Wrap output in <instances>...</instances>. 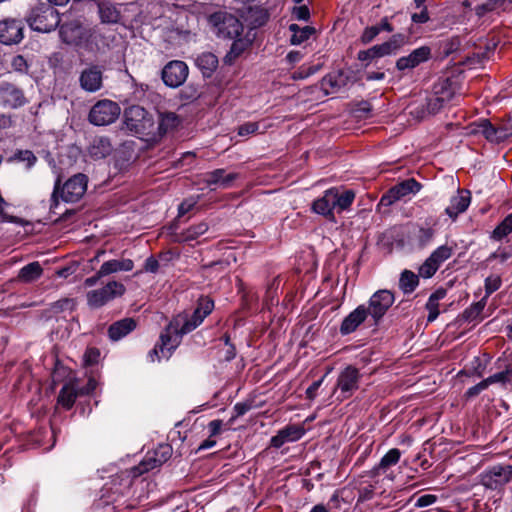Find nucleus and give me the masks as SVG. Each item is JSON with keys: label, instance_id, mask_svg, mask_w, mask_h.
I'll return each instance as SVG.
<instances>
[{"label": "nucleus", "instance_id": "nucleus-1", "mask_svg": "<svg viewBox=\"0 0 512 512\" xmlns=\"http://www.w3.org/2000/svg\"><path fill=\"white\" fill-rule=\"evenodd\" d=\"M58 11L49 3L38 2L25 16V22L36 32L49 33L60 24Z\"/></svg>", "mask_w": 512, "mask_h": 512}, {"label": "nucleus", "instance_id": "nucleus-2", "mask_svg": "<svg viewBox=\"0 0 512 512\" xmlns=\"http://www.w3.org/2000/svg\"><path fill=\"white\" fill-rule=\"evenodd\" d=\"M207 22L222 39H233L242 35L244 25L233 13L220 9L208 15Z\"/></svg>", "mask_w": 512, "mask_h": 512}, {"label": "nucleus", "instance_id": "nucleus-3", "mask_svg": "<svg viewBox=\"0 0 512 512\" xmlns=\"http://www.w3.org/2000/svg\"><path fill=\"white\" fill-rule=\"evenodd\" d=\"M124 122L127 128L140 135H150L154 129V119L145 108L132 105L124 111Z\"/></svg>", "mask_w": 512, "mask_h": 512}, {"label": "nucleus", "instance_id": "nucleus-4", "mask_svg": "<svg viewBox=\"0 0 512 512\" xmlns=\"http://www.w3.org/2000/svg\"><path fill=\"white\" fill-rule=\"evenodd\" d=\"M174 327V324H167L161 331L155 346L147 354V359L150 362H159L161 358L170 359L181 344L179 336H176L172 332V328Z\"/></svg>", "mask_w": 512, "mask_h": 512}, {"label": "nucleus", "instance_id": "nucleus-5", "mask_svg": "<svg viewBox=\"0 0 512 512\" xmlns=\"http://www.w3.org/2000/svg\"><path fill=\"white\" fill-rule=\"evenodd\" d=\"M120 113L121 108L118 103L109 99H101L91 107L88 121L94 126H106L114 123Z\"/></svg>", "mask_w": 512, "mask_h": 512}, {"label": "nucleus", "instance_id": "nucleus-6", "mask_svg": "<svg viewBox=\"0 0 512 512\" xmlns=\"http://www.w3.org/2000/svg\"><path fill=\"white\" fill-rule=\"evenodd\" d=\"M395 301V295L387 289H380L374 292L366 306V312L373 321V326H379L387 311Z\"/></svg>", "mask_w": 512, "mask_h": 512}, {"label": "nucleus", "instance_id": "nucleus-7", "mask_svg": "<svg viewBox=\"0 0 512 512\" xmlns=\"http://www.w3.org/2000/svg\"><path fill=\"white\" fill-rule=\"evenodd\" d=\"M29 103L22 87L14 82L0 80V107L4 110H17Z\"/></svg>", "mask_w": 512, "mask_h": 512}, {"label": "nucleus", "instance_id": "nucleus-8", "mask_svg": "<svg viewBox=\"0 0 512 512\" xmlns=\"http://www.w3.org/2000/svg\"><path fill=\"white\" fill-rule=\"evenodd\" d=\"M479 478L485 488L500 490L512 480V465L498 464L488 467L479 475Z\"/></svg>", "mask_w": 512, "mask_h": 512}, {"label": "nucleus", "instance_id": "nucleus-9", "mask_svg": "<svg viewBox=\"0 0 512 512\" xmlns=\"http://www.w3.org/2000/svg\"><path fill=\"white\" fill-rule=\"evenodd\" d=\"M125 286L117 281H111L104 287L91 290L87 293V304L92 309H97L116 297L125 293Z\"/></svg>", "mask_w": 512, "mask_h": 512}, {"label": "nucleus", "instance_id": "nucleus-10", "mask_svg": "<svg viewBox=\"0 0 512 512\" xmlns=\"http://www.w3.org/2000/svg\"><path fill=\"white\" fill-rule=\"evenodd\" d=\"M361 373L353 365L346 366L338 375L335 389L340 390L339 401L350 398L359 389ZM336 390H334L335 392Z\"/></svg>", "mask_w": 512, "mask_h": 512}, {"label": "nucleus", "instance_id": "nucleus-11", "mask_svg": "<svg viewBox=\"0 0 512 512\" xmlns=\"http://www.w3.org/2000/svg\"><path fill=\"white\" fill-rule=\"evenodd\" d=\"M25 22L22 19L6 18L0 21V43L19 44L24 39Z\"/></svg>", "mask_w": 512, "mask_h": 512}, {"label": "nucleus", "instance_id": "nucleus-12", "mask_svg": "<svg viewBox=\"0 0 512 512\" xmlns=\"http://www.w3.org/2000/svg\"><path fill=\"white\" fill-rule=\"evenodd\" d=\"M189 69L185 62L173 60L162 69L161 76L164 84L171 88L181 86L188 77Z\"/></svg>", "mask_w": 512, "mask_h": 512}, {"label": "nucleus", "instance_id": "nucleus-13", "mask_svg": "<svg viewBox=\"0 0 512 512\" xmlns=\"http://www.w3.org/2000/svg\"><path fill=\"white\" fill-rule=\"evenodd\" d=\"M88 177L78 173L70 177L61 188V198L68 203H75L82 198L87 190Z\"/></svg>", "mask_w": 512, "mask_h": 512}, {"label": "nucleus", "instance_id": "nucleus-14", "mask_svg": "<svg viewBox=\"0 0 512 512\" xmlns=\"http://www.w3.org/2000/svg\"><path fill=\"white\" fill-rule=\"evenodd\" d=\"M205 318L206 316L202 315L200 310L195 308L190 317L185 314H178L177 316L173 317L168 324L175 325V327L172 328V332L176 336H179L180 341L182 342L183 336L199 327Z\"/></svg>", "mask_w": 512, "mask_h": 512}, {"label": "nucleus", "instance_id": "nucleus-15", "mask_svg": "<svg viewBox=\"0 0 512 512\" xmlns=\"http://www.w3.org/2000/svg\"><path fill=\"white\" fill-rule=\"evenodd\" d=\"M432 58V49L427 45L420 46L412 50L407 56H402L396 60L395 67L400 72L412 70L419 65L428 62Z\"/></svg>", "mask_w": 512, "mask_h": 512}, {"label": "nucleus", "instance_id": "nucleus-16", "mask_svg": "<svg viewBox=\"0 0 512 512\" xmlns=\"http://www.w3.org/2000/svg\"><path fill=\"white\" fill-rule=\"evenodd\" d=\"M103 67L90 64L84 68L79 76L80 87L89 93L99 91L103 87Z\"/></svg>", "mask_w": 512, "mask_h": 512}, {"label": "nucleus", "instance_id": "nucleus-17", "mask_svg": "<svg viewBox=\"0 0 512 512\" xmlns=\"http://www.w3.org/2000/svg\"><path fill=\"white\" fill-rule=\"evenodd\" d=\"M172 451L173 449L170 444H159L152 454L150 452L146 454L144 460L138 466L139 472H148L149 470L161 466L170 459Z\"/></svg>", "mask_w": 512, "mask_h": 512}, {"label": "nucleus", "instance_id": "nucleus-18", "mask_svg": "<svg viewBox=\"0 0 512 512\" xmlns=\"http://www.w3.org/2000/svg\"><path fill=\"white\" fill-rule=\"evenodd\" d=\"M59 35L69 45H80L86 38V31L79 21L73 20L59 24Z\"/></svg>", "mask_w": 512, "mask_h": 512}, {"label": "nucleus", "instance_id": "nucleus-19", "mask_svg": "<svg viewBox=\"0 0 512 512\" xmlns=\"http://www.w3.org/2000/svg\"><path fill=\"white\" fill-rule=\"evenodd\" d=\"M366 305L361 304L351 311L344 319L339 327V333L342 336L354 333L368 318Z\"/></svg>", "mask_w": 512, "mask_h": 512}, {"label": "nucleus", "instance_id": "nucleus-20", "mask_svg": "<svg viewBox=\"0 0 512 512\" xmlns=\"http://www.w3.org/2000/svg\"><path fill=\"white\" fill-rule=\"evenodd\" d=\"M334 209V200L330 188L324 191L323 195L315 199L311 204L312 212L323 216L329 221H335Z\"/></svg>", "mask_w": 512, "mask_h": 512}, {"label": "nucleus", "instance_id": "nucleus-21", "mask_svg": "<svg viewBox=\"0 0 512 512\" xmlns=\"http://www.w3.org/2000/svg\"><path fill=\"white\" fill-rule=\"evenodd\" d=\"M78 397H81L78 393L77 382L73 379L66 381L59 391L57 396V405L62 407L64 410L69 411L74 406Z\"/></svg>", "mask_w": 512, "mask_h": 512}, {"label": "nucleus", "instance_id": "nucleus-22", "mask_svg": "<svg viewBox=\"0 0 512 512\" xmlns=\"http://www.w3.org/2000/svg\"><path fill=\"white\" fill-rule=\"evenodd\" d=\"M471 133H480L484 136V138L489 142L501 143L503 141V137L500 133V127L495 126L491 123L489 119H481L478 122H474L472 124Z\"/></svg>", "mask_w": 512, "mask_h": 512}, {"label": "nucleus", "instance_id": "nucleus-23", "mask_svg": "<svg viewBox=\"0 0 512 512\" xmlns=\"http://www.w3.org/2000/svg\"><path fill=\"white\" fill-rule=\"evenodd\" d=\"M137 327V321L134 318L127 317L115 321L108 327V337L112 341H119L124 338Z\"/></svg>", "mask_w": 512, "mask_h": 512}, {"label": "nucleus", "instance_id": "nucleus-24", "mask_svg": "<svg viewBox=\"0 0 512 512\" xmlns=\"http://www.w3.org/2000/svg\"><path fill=\"white\" fill-rule=\"evenodd\" d=\"M239 178L238 173L226 174L225 169L218 168L213 171L207 172L204 177V182L208 186L220 185L223 188L231 187L233 181Z\"/></svg>", "mask_w": 512, "mask_h": 512}, {"label": "nucleus", "instance_id": "nucleus-25", "mask_svg": "<svg viewBox=\"0 0 512 512\" xmlns=\"http://www.w3.org/2000/svg\"><path fill=\"white\" fill-rule=\"evenodd\" d=\"M112 144L106 136H95L89 144L88 153L93 159H103L112 152Z\"/></svg>", "mask_w": 512, "mask_h": 512}, {"label": "nucleus", "instance_id": "nucleus-26", "mask_svg": "<svg viewBox=\"0 0 512 512\" xmlns=\"http://www.w3.org/2000/svg\"><path fill=\"white\" fill-rule=\"evenodd\" d=\"M486 297H483L481 300L472 303L469 307H467L462 313H460L457 318L456 322L463 323V322H477L483 320L482 313L486 306Z\"/></svg>", "mask_w": 512, "mask_h": 512}, {"label": "nucleus", "instance_id": "nucleus-27", "mask_svg": "<svg viewBox=\"0 0 512 512\" xmlns=\"http://www.w3.org/2000/svg\"><path fill=\"white\" fill-rule=\"evenodd\" d=\"M218 58L211 52H203L195 59V65L204 78H210L218 68Z\"/></svg>", "mask_w": 512, "mask_h": 512}, {"label": "nucleus", "instance_id": "nucleus-28", "mask_svg": "<svg viewBox=\"0 0 512 512\" xmlns=\"http://www.w3.org/2000/svg\"><path fill=\"white\" fill-rule=\"evenodd\" d=\"M471 201L470 192L468 190L461 191V194L451 198L450 205L445 209L449 217L456 218L460 213L467 210Z\"/></svg>", "mask_w": 512, "mask_h": 512}, {"label": "nucleus", "instance_id": "nucleus-29", "mask_svg": "<svg viewBox=\"0 0 512 512\" xmlns=\"http://www.w3.org/2000/svg\"><path fill=\"white\" fill-rule=\"evenodd\" d=\"M447 295V289L444 287L437 288L428 298L425 304V309L428 311L427 321L434 322L439 314V301L444 299Z\"/></svg>", "mask_w": 512, "mask_h": 512}, {"label": "nucleus", "instance_id": "nucleus-30", "mask_svg": "<svg viewBox=\"0 0 512 512\" xmlns=\"http://www.w3.org/2000/svg\"><path fill=\"white\" fill-rule=\"evenodd\" d=\"M432 91L442 101L449 103L456 93L455 82L451 78L439 79L434 83Z\"/></svg>", "mask_w": 512, "mask_h": 512}, {"label": "nucleus", "instance_id": "nucleus-31", "mask_svg": "<svg viewBox=\"0 0 512 512\" xmlns=\"http://www.w3.org/2000/svg\"><path fill=\"white\" fill-rule=\"evenodd\" d=\"M400 457L401 451L398 448L390 449L386 454H384L378 465L372 469V476L385 474L390 467L396 465L399 462Z\"/></svg>", "mask_w": 512, "mask_h": 512}, {"label": "nucleus", "instance_id": "nucleus-32", "mask_svg": "<svg viewBox=\"0 0 512 512\" xmlns=\"http://www.w3.org/2000/svg\"><path fill=\"white\" fill-rule=\"evenodd\" d=\"M181 123L180 117L175 112H163L158 115V134L163 136L175 130Z\"/></svg>", "mask_w": 512, "mask_h": 512}, {"label": "nucleus", "instance_id": "nucleus-33", "mask_svg": "<svg viewBox=\"0 0 512 512\" xmlns=\"http://www.w3.org/2000/svg\"><path fill=\"white\" fill-rule=\"evenodd\" d=\"M391 188L394 190L399 200H401L410 194L418 193L422 188V184L415 178H408L395 184Z\"/></svg>", "mask_w": 512, "mask_h": 512}, {"label": "nucleus", "instance_id": "nucleus-34", "mask_svg": "<svg viewBox=\"0 0 512 512\" xmlns=\"http://www.w3.org/2000/svg\"><path fill=\"white\" fill-rule=\"evenodd\" d=\"M134 267V262L131 259H113L104 262L100 267V274L110 275L119 271H131Z\"/></svg>", "mask_w": 512, "mask_h": 512}, {"label": "nucleus", "instance_id": "nucleus-35", "mask_svg": "<svg viewBox=\"0 0 512 512\" xmlns=\"http://www.w3.org/2000/svg\"><path fill=\"white\" fill-rule=\"evenodd\" d=\"M230 50L224 57L225 64L231 65L251 45V41L241 36L233 38Z\"/></svg>", "mask_w": 512, "mask_h": 512}, {"label": "nucleus", "instance_id": "nucleus-36", "mask_svg": "<svg viewBox=\"0 0 512 512\" xmlns=\"http://www.w3.org/2000/svg\"><path fill=\"white\" fill-rule=\"evenodd\" d=\"M208 228V224L204 221L191 225L189 228L178 234L174 241L189 242L192 240H196L198 237L205 234L208 231Z\"/></svg>", "mask_w": 512, "mask_h": 512}, {"label": "nucleus", "instance_id": "nucleus-37", "mask_svg": "<svg viewBox=\"0 0 512 512\" xmlns=\"http://www.w3.org/2000/svg\"><path fill=\"white\" fill-rule=\"evenodd\" d=\"M289 30L292 32L290 38L292 45H300L316 33V29L312 26L300 27L295 23L289 25Z\"/></svg>", "mask_w": 512, "mask_h": 512}, {"label": "nucleus", "instance_id": "nucleus-38", "mask_svg": "<svg viewBox=\"0 0 512 512\" xmlns=\"http://www.w3.org/2000/svg\"><path fill=\"white\" fill-rule=\"evenodd\" d=\"M332 190V196L334 200L335 208L339 211L347 210L354 202L355 192L352 189H347L342 193L337 188H330Z\"/></svg>", "mask_w": 512, "mask_h": 512}, {"label": "nucleus", "instance_id": "nucleus-39", "mask_svg": "<svg viewBox=\"0 0 512 512\" xmlns=\"http://www.w3.org/2000/svg\"><path fill=\"white\" fill-rule=\"evenodd\" d=\"M399 289L404 294H411L419 285V275L411 270L405 269L401 272L399 278Z\"/></svg>", "mask_w": 512, "mask_h": 512}, {"label": "nucleus", "instance_id": "nucleus-40", "mask_svg": "<svg viewBox=\"0 0 512 512\" xmlns=\"http://www.w3.org/2000/svg\"><path fill=\"white\" fill-rule=\"evenodd\" d=\"M269 18L270 14L265 8L255 6L250 7L248 10L247 20L253 29L263 27L268 22Z\"/></svg>", "mask_w": 512, "mask_h": 512}, {"label": "nucleus", "instance_id": "nucleus-41", "mask_svg": "<svg viewBox=\"0 0 512 512\" xmlns=\"http://www.w3.org/2000/svg\"><path fill=\"white\" fill-rule=\"evenodd\" d=\"M388 55H391V53L383 42L382 44L374 45L367 50H360L357 54V59L362 62H370L374 59Z\"/></svg>", "mask_w": 512, "mask_h": 512}, {"label": "nucleus", "instance_id": "nucleus-42", "mask_svg": "<svg viewBox=\"0 0 512 512\" xmlns=\"http://www.w3.org/2000/svg\"><path fill=\"white\" fill-rule=\"evenodd\" d=\"M487 364L482 362L479 356H475L472 361L466 365L458 375H465L467 377H483Z\"/></svg>", "mask_w": 512, "mask_h": 512}, {"label": "nucleus", "instance_id": "nucleus-43", "mask_svg": "<svg viewBox=\"0 0 512 512\" xmlns=\"http://www.w3.org/2000/svg\"><path fill=\"white\" fill-rule=\"evenodd\" d=\"M43 273V269L39 262H31L19 271L18 278L23 282H32L40 278Z\"/></svg>", "mask_w": 512, "mask_h": 512}, {"label": "nucleus", "instance_id": "nucleus-44", "mask_svg": "<svg viewBox=\"0 0 512 512\" xmlns=\"http://www.w3.org/2000/svg\"><path fill=\"white\" fill-rule=\"evenodd\" d=\"M512 232V213L508 214L492 231L491 239L501 241Z\"/></svg>", "mask_w": 512, "mask_h": 512}, {"label": "nucleus", "instance_id": "nucleus-45", "mask_svg": "<svg viewBox=\"0 0 512 512\" xmlns=\"http://www.w3.org/2000/svg\"><path fill=\"white\" fill-rule=\"evenodd\" d=\"M99 14L103 23H117L121 16L115 6L105 3L99 5Z\"/></svg>", "mask_w": 512, "mask_h": 512}, {"label": "nucleus", "instance_id": "nucleus-46", "mask_svg": "<svg viewBox=\"0 0 512 512\" xmlns=\"http://www.w3.org/2000/svg\"><path fill=\"white\" fill-rule=\"evenodd\" d=\"M453 254V248L447 245L437 247L429 256L431 262H434L439 267L443 262L449 259Z\"/></svg>", "mask_w": 512, "mask_h": 512}, {"label": "nucleus", "instance_id": "nucleus-47", "mask_svg": "<svg viewBox=\"0 0 512 512\" xmlns=\"http://www.w3.org/2000/svg\"><path fill=\"white\" fill-rule=\"evenodd\" d=\"M409 40V36L403 33L393 34L388 41L384 42L391 55L396 54L397 51L404 46Z\"/></svg>", "mask_w": 512, "mask_h": 512}, {"label": "nucleus", "instance_id": "nucleus-48", "mask_svg": "<svg viewBox=\"0 0 512 512\" xmlns=\"http://www.w3.org/2000/svg\"><path fill=\"white\" fill-rule=\"evenodd\" d=\"M72 371L64 366L59 360H56L54 369L52 371V381L54 384H58L64 382L67 378L70 377Z\"/></svg>", "mask_w": 512, "mask_h": 512}, {"label": "nucleus", "instance_id": "nucleus-49", "mask_svg": "<svg viewBox=\"0 0 512 512\" xmlns=\"http://www.w3.org/2000/svg\"><path fill=\"white\" fill-rule=\"evenodd\" d=\"M288 442H294L302 438L305 433L303 427L295 424H289L284 428L280 429Z\"/></svg>", "mask_w": 512, "mask_h": 512}, {"label": "nucleus", "instance_id": "nucleus-50", "mask_svg": "<svg viewBox=\"0 0 512 512\" xmlns=\"http://www.w3.org/2000/svg\"><path fill=\"white\" fill-rule=\"evenodd\" d=\"M320 69L321 65L319 64L311 66L302 65L298 68V70L292 73L291 78L295 81L303 80L317 73Z\"/></svg>", "mask_w": 512, "mask_h": 512}, {"label": "nucleus", "instance_id": "nucleus-51", "mask_svg": "<svg viewBox=\"0 0 512 512\" xmlns=\"http://www.w3.org/2000/svg\"><path fill=\"white\" fill-rule=\"evenodd\" d=\"M435 230L431 227H419L416 240L419 247L427 246L433 239Z\"/></svg>", "mask_w": 512, "mask_h": 512}, {"label": "nucleus", "instance_id": "nucleus-52", "mask_svg": "<svg viewBox=\"0 0 512 512\" xmlns=\"http://www.w3.org/2000/svg\"><path fill=\"white\" fill-rule=\"evenodd\" d=\"M13 159L19 162H25L27 169H31L38 160L31 150H17L14 153Z\"/></svg>", "mask_w": 512, "mask_h": 512}, {"label": "nucleus", "instance_id": "nucleus-53", "mask_svg": "<svg viewBox=\"0 0 512 512\" xmlns=\"http://www.w3.org/2000/svg\"><path fill=\"white\" fill-rule=\"evenodd\" d=\"M201 95L199 86L188 84L180 90V99L182 101L192 102L197 100Z\"/></svg>", "mask_w": 512, "mask_h": 512}, {"label": "nucleus", "instance_id": "nucleus-54", "mask_svg": "<svg viewBox=\"0 0 512 512\" xmlns=\"http://www.w3.org/2000/svg\"><path fill=\"white\" fill-rule=\"evenodd\" d=\"M101 357L100 349L97 347H87L83 354V365L91 367L98 364Z\"/></svg>", "mask_w": 512, "mask_h": 512}, {"label": "nucleus", "instance_id": "nucleus-55", "mask_svg": "<svg viewBox=\"0 0 512 512\" xmlns=\"http://www.w3.org/2000/svg\"><path fill=\"white\" fill-rule=\"evenodd\" d=\"M214 306V300L210 296L201 295L197 300L195 308H197V310H200L202 315L207 317L214 310Z\"/></svg>", "mask_w": 512, "mask_h": 512}, {"label": "nucleus", "instance_id": "nucleus-56", "mask_svg": "<svg viewBox=\"0 0 512 512\" xmlns=\"http://www.w3.org/2000/svg\"><path fill=\"white\" fill-rule=\"evenodd\" d=\"M75 308V301L71 298H63L51 304L50 310L57 314L64 311H72Z\"/></svg>", "mask_w": 512, "mask_h": 512}, {"label": "nucleus", "instance_id": "nucleus-57", "mask_svg": "<svg viewBox=\"0 0 512 512\" xmlns=\"http://www.w3.org/2000/svg\"><path fill=\"white\" fill-rule=\"evenodd\" d=\"M320 83H321V90L325 93V95L336 92L340 89V87H338L337 80L334 78L332 73L325 75L321 79Z\"/></svg>", "mask_w": 512, "mask_h": 512}, {"label": "nucleus", "instance_id": "nucleus-58", "mask_svg": "<svg viewBox=\"0 0 512 512\" xmlns=\"http://www.w3.org/2000/svg\"><path fill=\"white\" fill-rule=\"evenodd\" d=\"M502 285V279L500 276H488L485 279L484 287H485V296L486 299L493 294L495 291H497Z\"/></svg>", "mask_w": 512, "mask_h": 512}, {"label": "nucleus", "instance_id": "nucleus-59", "mask_svg": "<svg viewBox=\"0 0 512 512\" xmlns=\"http://www.w3.org/2000/svg\"><path fill=\"white\" fill-rule=\"evenodd\" d=\"M439 269V266L436 265L434 262H431L430 258L428 257L424 263L419 267L418 275L422 278L429 279L434 276V274Z\"/></svg>", "mask_w": 512, "mask_h": 512}, {"label": "nucleus", "instance_id": "nucleus-60", "mask_svg": "<svg viewBox=\"0 0 512 512\" xmlns=\"http://www.w3.org/2000/svg\"><path fill=\"white\" fill-rule=\"evenodd\" d=\"M252 409V401L237 402L234 407V415L230 418L229 424H232L238 417L245 415Z\"/></svg>", "mask_w": 512, "mask_h": 512}, {"label": "nucleus", "instance_id": "nucleus-61", "mask_svg": "<svg viewBox=\"0 0 512 512\" xmlns=\"http://www.w3.org/2000/svg\"><path fill=\"white\" fill-rule=\"evenodd\" d=\"M11 67L14 71L21 73V74H27L29 71V64L26 60V58L23 55H16L12 58L11 61Z\"/></svg>", "mask_w": 512, "mask_h": 512}, {"label": "nucleus", "instance_id": "nucleus-62", "mask_svg": "<svg viewBox=\"0 0 512 512\" xmlns=\"http://www.w3.org/2000/svg\"><path fill=\"white\" fill-rule=\"evenodd\" d=\"M446 104H448V103L445 101H442V99H440L439 97H437L436 95L433 94L431 97H429L427 99V111L429 114L435 115L438 112H440V110Z\"/></svg>", "mask_w": 512, "mask_h": 512}, {"label": "nucleus", "instance_id": "nucleus-63", "mask_svg": "<svg viewBox=\"0 0 512 512\" xmlns=\"http://www.w3.org/2000/svg\"><path fill=\"white\" fill-rule=\"evenodd\" d=\"M380 33V29H378L377 25L368 26L366 27L361 36H360V42L363 45H367L371 43Z\"/></svg>", "mask_w": 512, "mask_h": 512}, {"label": "nucleus", "instance_id": "nucleus-64", "mask_svg": "<svg viewBox=\"0 0 512 512\" xmlns=\"http://www.w3.org/2000/svg\"><path fill=\"white\" fill-rule=\"evenodd\" d=\"M292 16L297 20L306 21V22L309 21V19H310L309 7L307 5H300V6L293 7Z\"/></svg>", "mask_w": 512, "mask_h": 512}]
</instances>
